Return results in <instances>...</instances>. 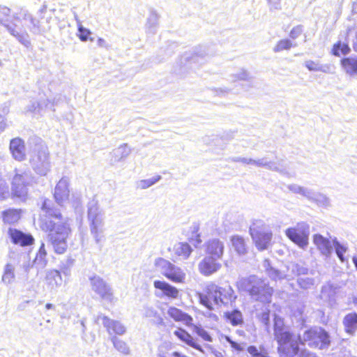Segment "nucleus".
I'll return each mask as SVG.
<instances>
[{
  "instance_id": "1",
  "label": "nucleus",
  "mask_w": 357,
  "mask_h": 357,
  "mask_svg": "<svg viewBox=\"0 0 357 357\" xmlns=\"http://www.w3.org/2000/svg\"><path fill=\"white\" fill-rule=\"evenodd\" d=\"M41 209L45 214L40 218V227L43 231L49 233L50 241L54 252L62 255L67 250V239L72 231L68 220L61 212L52 210L49 199L43 202Z\"/></svg>"
},
{
  "instance_id": "2",
  "label": "nucleus",
  "mask_w": 357,
  "mask_h": 357,
  "mask_svg": "<svg viewBox=\"0 0 357 357\" xmlns=\"http://www.w3.org/2000/svg\"><path fill=\"white\" fill-rule=\"evenodd\" d=\"M1 23L21 41L26 40L27 29L30 31H39V20L28 11L12 13L10 8L4 7L1 10Z\"/></svg>"
},
{
  "instance_id": "3",
  "label": "nucleus",
  "mask_w": 357,
  "mask_h": 357,
  "mask_svg": "<svg viewBox=\"0 0 357 357\" xmlns=\"http://www.w3.org/2000/svg\"><path fill=\"white\" fill-rule=\"evenodd\" d=\"M275 339L278 343L277 351L280 357H303L305 350L301 349L303 345V339L293 332L282 328L275 330Z\"/></svg>"
},
{
  "instance_id": "4",
  "label": "nucleus",
  "mask_w": 357,
  "mask_h": 357,
  "mask_svg": "<svg viewBox=\"0 0 357 357\" xmlns=\"http://www.w3.org/2000/svg\"><path fill=\"white\" fill-rule=\"evenodd\" d=\"M199 303L208 310L213 308V303L226 304L236 299L231 287L227 289L218 286L215 282H210L205 286L203 291L198 294Z\"/></svg>"
},
{
  "instance_id": "5",
  "label": "nucleus",
  "mask_w": 357,
  "mask_h": 357,
  "mask_svg": "<svg viewBox=\"0 0 357 357\" xmlns=\"http://www.w3.org/2000/svg\"><path fill=\"white\" fill-rule=\"evenodd\" d=\"M242 290L246 291L255 301L269 303L273 294V289L265 280L255 275H250L241 282Z\"/></svg>"
},
{
  "instance_id": "6",
  "label": "nucleus",
  "mask_w": 357,
  "mask_h": 357,
  "mask_svg": "<svg viewBox=\"0 0 357 357\" xmlns=\"http://www.w3.org/2000/svg\"><path fill=\"white\" fill-rule=\"evenodd\" d=\"M303 345L307 344L310 348L318 350L327 349L331 344L329 333L324 328L311 326L303 333Z\"/></svg>"
},
{
  "instance_id": "7",
  "label": "nucleus",
  "mask_w": 357,
  "mask_h": 357,
  "mask_svg": "<svg viewBox=\"0 0 357 357\" xmlns=\"http://www.w3.org/2000/svg\"><path fill=\"white\" fill-rule=\"evenodd\" d=\"M250 234L258 250H264L271 245L273 234L266 229V225L262 221L255 220L252 223Z\"/></svg>"
},
{
  "instance_id": "8",
  "label": "nucleus",
  "mask_w": 357,
  "mask_h": 357,
  "mask_svg": "<svg viewBox=\"0 0 357 357\" xmlns=\"http://www.w3.org/2000/svg\"><path fill=\"white\" fill-rule=\"evenodd\" d=\"M155 266L162 273V275L169 280L178 284H183L185 281V273L180 268L172 264L169 261L162 257L155 260Z\"/></svg>"
},
{
  "instance_id": "9",
  "label": "nucleus",
  "mask_w": 357,
  "mask_h": 357,
  "mask_svg": "<svg viewBox=\"0 0 357 357\" xmlns=\"http://www.w3.org/2000/svg\"><path fill=\"white\" fill-rule=\"evenodd\" d=\"M285 235L294 244L301 248L307 247L309 243V226L305 222H298L294 227L285 230Z\"/></svg>"
},
{
  "instance_id": "10",
  "label": "nucleus",
  "mask_w": 357,
  "mask_h": 357,
  "mask_svg": "<svg viewBox=\"0 0 357 357\" xmlns=\"http://www.w3.org/2000/svg\"><path fill=\"white\" fill-rule=\"evenodd\" d=\"M93 291L98 298L105 303H113L116 298L111 287L100 277L93 276L90 278Z\"/></svg>"
},
{
  "instance_id": "11",
  "label": "nucleus",
  "mask_w": 357,
  "mask_h": 357,
  "mask_svg": "<svg viewBox=\"0 0 357 357\" xmlns=\"http://www.w3.org/2000/svg\"><path fill=\"white\" fill-rule=\"evenodd\" d=\"M8 235L13 244L21 247L32 245L35 241L31 234L24 233L15 228H10L8 230Z\"/></svg>"
},
{
  "instance_id": "12",
  "label": "nucleus",
  "mask_w": 357,
  "mask_h": 357,
  "mask_svg": "<svg viewBox=\"0 0 357 357\" xmlns=\"http://www.w3.org/2000/svg\"><path fill=\"white\" fill-rule=\"evenodd\" d=\"M170 253V259L173 261L181 259H186L192 252V249L189 244L185 242H179L168 248Z\"/></svg>"
},
{
  "instance_id": "13",
  "label": "nucleus",
  "mask_w": 357,
  "mask_h": 357,
  "mask_svg": "<svg viewBox=\"0 0 357 357\" xmlns=\"http://www.w3.org/2000/svg\"><path fill=\"white\" fill-rule=\"evenodd\" d=\"M221 267L219 259L208 256H206L198 265L199 271L204 276H209L216 273Z\"/></svg>"
},
{
  "instance_id": "14",
  "label": "nucleus",
  "mask_w": 357,
  "mask_h": 357,
  "mask_svg": "<svg viewBox=\"0 0 357 357\" xmlns=\"http://www.w3.org/2000/svg\"><path fill=\"white\" fill-rule=\"evenodd\" d=\"M225 252L224 243L219 238H213L205 243V252L206 256L221 259Z\"/></svg>"
},
{
  "instance_id": "15",
  "label": "nucleus",
  "mask_w": 357,
  "mask_h": 357,
  "mask_svg": "<svg viewBox=\"0 0 357 357\" xmlns=\"http://www.w3.org/2000/svg\"><path fill=\"white\" fill-rule=\"evenodd\" d=\"M69 187L68 181L64 178H61L56 183L54 188V198L59 205H63V203L69 199Z\"/></svg>"
},
{
  "instance_id": "16",
  "label": "nucleus",
  "mask_w": 357,
  "mask_h": 357,
  "mask_svg": "<svg viewBox=\"0 0 357 357\" xmlns=\"http://www.w3.org/2000/svg\"><path fill=\"white\" fill-rule=\"evenodd\" d=\"M10 151L12 156L18 161H23L25 160L26 154V145L24 141L20 137H15L10 142Z\"/></svg>"
},
{
  "instance_id": "17",
  "label": "nucleus",
  "mask_w": 357,
  "mask_h": 357,
  "mask_svg": "<svg viewBox=\"0 0 357 357\" xmlns=\"http://www.w3.org/2000/svg\"><path fill=\"white\" fill-rule=\"evenodd\" d=\"M167 314L174 321H181L187 326H192L193 325L192 317L176 307H169Z\"/></svg>"
},
{
  "instance_id": "18",
  "label": "nucleus",
  "mask_w": 357,
  "mask_h": 357,
  "mask_svg": "<svg viewBox=\"0 0 357 357\" xmlns=\"http://www.w3.org/2000/svg\"><path fill=\"white\" fill-rule=\"evenodd\" d=\"M340 64L347 75H357V56H344L340 59Z\"/></svg>"
},
{
  "instance_id": "19",
  "label": "nucleus",
  "mask_w": 357,
  "mask_h": 357,
  "mask_svg": "<svg viewBox=\"0 0 357 357\" xmlns=\"http://www.w3.org/2000/svg\"><path fill=\"white\" fill-rule=\"evenodd\" d=\"M174 334L183 342L185 343L188 346L199 351H202L203 349L195 338L185 329L182 328H178Z\"/></svg>"
},
{
  "instance_id": "20",
  "label": "nucleus",
  "mask_w": 357,
  "mask_h": 357,
  "mask_svg": "<svg viewBox=\"0 0 357 357\" xmlns=\"http://www.w3.org/2000/svg\"><path fill=\"white\" fill-rule=\"evenodd\" d=\"M153 286L156 289L162 291L163 294L168 298L175 299L178 297V289L165 281L155 280L153 282Z\"/></svg>"
},
{
  "instance_id": "21",
  "label": "nucleus",
  "mask_w": 357,
  "mask_h": 357,
  "mask_svg": "<svg viewBox=\"0 0 357 357\" xmlns=\"http://www.w3.org/2000/svg\"><path fill=\"white\" fill-rule=\"evenodd\" d=\"M342 324L345 333L354 335L357 331V313L351 312L347 314L343 318Z\"/></svg>"
},
{
  "instance_id": "22",
  "label": "nucleus",
  "mask_w": 357,
  "mask_h": 357,
  "mask_svg": "<svg viewBox=\"0 0 357 357\" xmlns=\"http://www.w3.org/2000/svg\"><path fill=\"white\" fill-rule=\"evenodd\" d=\"M45 281L46 285L52 289L60 287L63 279L61 273L57 270H50L47 272Z\"/></svg>"
},
{
  "instance_id": "23",
  "label": "nucleus",
  "mask_w": 357,
  "mask_h": 357,
  "mask_svg": "<svg viewBox=\"0 0 357 357\" xmlns=\"http://www.w3.org/2000/svg\"><path fill=\"white\" fill-rule=\"evenodd\" d=\"M313 243L323 254L328 255L331 252V242L322 235L319 234H314L313 236Z\"/></svg>"
},
{
  "instance_id": "24",
  "label": "nucleus",
  "mask_w": 357,
  "mask_h": 357,
  "mask_svg": "<svg viewBox=\"0 0 357 357\" xmlns=\"http://www.w3.org/2000/svg\"><path fill=\"white\" fill-rule=\"evenodd\" d=\"M22 210L16 208H9L3 212V220L4 223L13 225L17 223L22 217Z\"/></svg>"
},
{
  "instance_id": "25",
  "label": "nucleus",
  "mask_w": 357,
  "mask_h": 357,
  "mask_svg": "<svg viewBox=\"0 0 357 357\" xmlns=\"http://www.w3.org/2000/svg\"><path fill=\"white\" fill-rule=\"evenodd\" d=\"M102 322L107 331L110 333L122 335L125 332V328L119 322L111 320L107 317H102Z\"/></svg>"
},
{
  "instance_id": "26",
  "label": "nucleus",
  "mask_w": 357,
  "mask_h": 357,
  "mask_svg": "<svg viewBox=\"0 0 357 357\" xmlns=\"http://www.w3.org/2000/svg\"><path fill=\"white\" fill-rule=\"evenodd\" d=\"M13 190L16 194H20L25 191L29 185L27 178L22 174H15L13 178Z\"/></svg>"
},
{
  "instance_id": "27",
  "label": "nucleus",
  "mask_w": 357,
  "mask_h": 357,
  "mask_svg": "<svg viewBox=\"0 0 357 357\" xmlns=\"http://www.w3.org/2000/svg\"><path fill=\"white\" fill-rule=\"evenodd\" d=\"M224 318L233 326H241L243 324V314L238 310L225 312Z\"/></svg>"
},
{
  "instance_id": "28",
  "label": "nucleus",
  "mask_w": 357,
  "mask_h": 357,
  "mask_svg": "<svg viewBox=\"0 0 357 357\" xmlns=\"http://www.w3.org/2000/svg\"><path fill=\"white\" fill-rule=\"evenodd\" d=\"M350 52L351 48L347 43L337 40L333 45L331 53L335 56L340 57L348 54Z\"/></svg>"
},
{
  "instance_id": "29",
  "label": "nucleus",
  "mask_w": 357,
  "mask_h": 357,
  "mask_svg": "<svg viewBox=\"0 0 357 357\" xmlns=\"http://www.w3.org/2000/svg\"><path fill=\"white\" fill-rule=\"evenodd\" d=\"M231 243L235 251L240 255L247 252V247L244 238L238 235L231 237Z\"/></svg>"
},
{
  "instance_id": "30",
  "label": "nucleus",
  "mask_w": 357,
  "mask_h": 357,
  "mask_svg": "<svg viewBox=\"0 0 357 357\" xmlns=\"http://www.w3.org/2000/svg\"><path fill=\"white\" fill-rule=\"evenodd\" d=\"M33 263L41 267H44L47 265V252L44 243H41L38 248V250L36 254L35 258L33 259Z\"/></svg>"
},
{
  "instance_id": "31",
  "label": "nucleus",
  "mask_w": 357,
  "mask_h": 357,
  "mask_svg": "<svg viewBox=\"0 0 357 357\" xmlns=\"http://www.w3.org/2000/svg\"><path fill=\"white\" fill-rule=\"evenodd\" d=\"M15 269L14 265L11 264H7L5 267V271L2 277V280L6 282H10L14 280V273L13 271Z\"/></svg>"
},
{
  "instance_id": "32",
  "label": "nucleus",
  "mask_w": 357,
  "mask_h": 357,
  "mask_svg": "<svg viewBox=\"0 0 357 357\" xmlns=\"http://www.w3.org/2000/svg\"><path fill=\"white\" fill-rule=\"evenodd\" d=\"M292 47L291 42L288 39H282L279 40L274 47V52H278L284 50H288Z\"/></svg>"
},
{
  "instance_id": "33",
  "label": "nucleus",
  "mask_w": 357,
  "mask_h": 357,
  "mask_svg": "<svg viewBox=\"0 0 357 357\" xmlns=\"http://www.w3.org/2000/svg\"><path fill=\"white\" fill-rule=\"evenodd\" d=\"M90 36L91 31L89 29L84 28L81 25L79 26L77 36L80 40L83 42H85L88 40H92L93 39L90 38Z\"/></svg>"
},
{
  "instance_id": "34",
  "label": "nucleus",
  "mask_w": 357,
  "mask_h": 357,
  "mask_svg": "<svg viewBox=\"0 0 357 357\" xmlns=\"http://www.w3.org/2000/svg\"><path fill=\"white\" fill-rule=\"evenodd\" d=\"M199 227L198 225H194L192 227V232L195 234V238L191 237L190 241L194 243L195 246H197L202 243L201 236L199 233Z\"/></svg>"
},
{
  "instance_id": "35",
  "label": "nucleus",
  "mask_w": 357,
  "mask_h": 357,
  "mask_svg": "<svg viewBox=\"0 0 357 357\" xmlns=\"http://www.w3.org/2000/svg\"><path fill=\"white\" fill-rule=\"evenodd\" d=\"M334 245L335 248V252H336L337 257H339V259H340L341 261H344V254L347 251V248L344 245H341L339 242H337L336 241H334Z\"/></svg>"
},
{
  "instance_id": "36",
  "label": "nucleus",
  "mask_w": 357,
  "mask_h": 357,
  "mask_svg": "<svg viewBox=\"0 0 357 357\" xmlns=\"http://www.w3.org/2000/svg\"><path fill=\"white\" fill-rule=\"evenodd\" d=\"M194 330H195V332L199 337H201L204 341H206V342L212 341V337L208 334V333L206 331H205L204 328L198 327V326H195Z\"/></svg>"
},
{
  "instance_id": "37",
  "label": "nucleus",
  "mask_w": 357,
  "mask_h": 357,
  "mask_svg": "<svg viewBox=\"0 0 357 357\" xmlns=\"http://www.w3.org/2000/svg\"><path fill=\"white\" fill-rule=\"evenodd\" d=\"M160 179V176H158L155 178L144 179L141 181V186L142 188H146L153 185L158 181Z\"/></svg>"
},
{
  "instance_id": "38",
  "label": "nucleus",
  "mask_w": 357,
  "mask_h": 357,
  "mask_svg": "<svg viewBox=\"0 0 357 357\" xmlns=\"http://www.w3.org/2000/svg\"><path fill=\"white\" fill-rule=\"evenodd\" d=\"M113 344L114 347L120 351H124L126 350V343L121 340L114 337L112 339Z\"/></svg>"
},
{
  "instance_id": "39",
  "label": "nucleus",
  "mask_w": 357,
  "mask_h": 357,
  "mask_svg": "<svg viewBox=\"0 0 357 357\" xmlns=\"http://www.w3.org/2000/svg\"><path fill=\"white\" fill-rule=\"evenodd\" d=\"M302 31H303L302 26H296L291 30L289 36L291 38L294 39V38H298L302 33Z\"/></svg>"
},
{
  "instance_id": "40",
  "label": "nucleus",
  "mask_w": 357,
  "mask_h": 357,
  "mask_svg": "<svg viewBox=\"0 0 357 357\" xmlns=\"http://www.w3.org/2000/svg\"><path fill=\"white\" fill-rule=\"evenodd\" d=\"M247 351L252 357H259L261 354L257 348L253 345L249 346Z\"/></svg>"
},
{
  "instance_id": "41",
  "label": "nucleus",
  "mask_w": 357,
  "mask_h": 357,
  "mask_svg": "<svg viewBox=\"0 0 357 357\" xmlns=\"http://www.w3.org/2000/svg\"><path fill=\"white\" fill-rule=\"evenodd\" d=\"M305 66L310 70L316 71L319 69L318 64L316 62L311 61V60L306 61Z\"/></svg>"
},
{
  "instance_id": "42",
  "label": "nucleus",
  "mask_w": 357,
  "mask_h": 357,
  "mask_svg": "<svg viewBox=\"0 0 357 357\" xmlns=\"http://www.w3.org/2000/svg\"><path fill=\"white\" fill-rule=\"evenodd\" d=\"M230 344H231V347L234 349H235V350H236L238 351H241L243 349V348L241 345H239L238 344H237V343H236L234 342L230 341Z\"/></svg>"
},
{
  "instance_id": "43",
  "label": "nucleus",
  "mask_w": 357,
  "mask_h": 357,
  "mask_svg": "<svg viewBox=\"0 0 357 357\" xmlns=\"http://www.w3.org/2000/svg\"><path fill=\"white\" fill-rule=\"evenodd\" d=\"M172 356H173L174 357H187V356H185V355H182V354H180L179 352H178V351H174V352H173V353H172Z\"/></svg>"
},
{
  "instance_id": "44",
  "label": "nucleus",
  "mask_w": 357,
  "mask_h": 357,
  "mask_svg": "<svg viewBox=\"0 0 357 357\" xmlns=\"http://www.w3.org/2000/svg\"><path fill=\"white\" fill-rule=\"evenodd\" d=\"M354 27L352 26H349L347 27V31H346V33H347V36H349V34L352 32L354 31Z\"/></svg>"
},
{
  "instance_id": "45",
  "label": "nucleus",
  "mask_w": 357,
  "mask_h": 357,
  "mask_svg": "<svg viewBox=\"0 0 357 357\" xmlns=\"http://www.w3.org/2000/svg\"><path fill=\"white\" fill-rule=\"evenodd\" d=\"M352 261H353V263L356 267V268L357 269V257H354L353 259H352Z\"/></svg>"
},
{
  "instance_id": "46",
  "label": "nucleus",
  "mask_w": 357,
  "mask_h": 357,
  "mask_svg": "<svg viewBox=\"0 0 357 357\" xmlns=\"http://www.w3.org/2000/svg\"><path fill=\"white\" fill-rule=\"evenodd\" d=\"M353 49L356 52H357V38L356 40L353 43Z\"/></svg>"
},
{
  "instance_id": "47",
  "label": "nucleus",
  "mask_w": 357,
  "mask_h": 357,
  "mask_svg": "<svg viewBox=\"0 0 357 357\" xmlns=\"http://www.w3.org/2000/svg\"><path fill=\"white\" fill-rule=\"evenodd\" d=\"M53 307H54V305H53L52 304H51V303H47V304L45 305V308H46L47 310H50V309H52V308H53Z\"/></svg>"
},
{
  "instance_id": "48",
  "label": "nucleus",
  "mask_w": 357,
  "mask_h": 357,
  "mask_svg": "<svg viewBox=\"0 0 357 357\" xmlns=\"http://www.w3.org/2000/svg\"><path fill=\"white\" fill-rule=\"evenodd\" d=\"M353 303L356 305L357 304V297H354L353 298Z\"/></svg>"
}]
</instances>
